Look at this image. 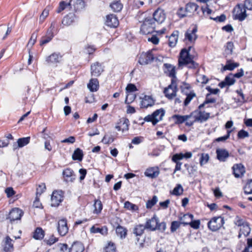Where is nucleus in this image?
<instances>
[{
    "label": "nucleus",
    "mask_w": 252,
    "mask_h": 252,
    "mask_svg": "<svg viewBox=\"0 0 252 252\" xmlns=\"http://www.w3.org/2000/svg\"><path fill=\"white\" fill-rule=\"evenodd\" d=\"M249 136V133L244 130H241L238 133V137L240 139H243Z\"/></svg>",
    "instance_id": "64"
},
{
    "label": "nucleus",
    "mask_w": 252,
    "mask_h": 252,
    "mask_svg": "<svg viewBox=\"0 0 252 252\" xmlns=\"http://www.w3.org/2000/svg\"><path fill=\"white\" fill-rule=\"evenodd\" d=\"M30 140V137L19 138L17 141L18 147H23L29 143Z\"/></svg>",
    "instance_id": "44"
},
{
    "label": "nucleus",
    "mask_w": 252,
    "mask_h": 252,
    "mask_svg": "<svg viewBox=\"0 0 252 252\" xmlns=\"http://www.w3.org/2000/svg\"><path fill=\"white\" fill-rule=\"evenodd\" d=\"M193 112H195V114L193 115V120H192L194 123L196 121L200 122L206 121L210 117V113L205 111L197 110Z\"/></svg>",
    "instance_id": "11"
},
{
    "label": "nucleus",
    "mask_w": 252,
    "mask_h": 252,
    "mask_svg": "<svg viewBox=\"0 0 252 252\" xmlns=\"http://www.w3.org/2000/svg\"><path fill=\"white\" fill-rule=\"evenodd\" d=\"M92 75L98 76L103 71V68L98 62L94 63L91 66Z\"/></svg>",
    "instance_id": "18"
},
{
    "label": "nucleus",
    "mask_w": 252,
    "mask_h": 252,
    "mask_svg": "<svg viewBox=\"0 0 252 252\" xmlns=\"http://www.w3.org/2000/svg\"><path fill=\"white\" fill-rule=\"evenodd\" d=\"M58 240V238L52 236L48 240H44V241L48 245H52Z\"/></svg>",
    "instance_id": "63"
},
{
    "label": "nucleus",
    "mask_w": 252,
    "mask_h": 252,
    "mask_svg": "<svg viewBox=\"0 0 252 252\" xmlns=\"http://www.w3.org/2000/svg\"><path fill=\"white\" fill-rule=\"evenodd\" d=\"M98 87V81L97 79H91L88 84V88L91 92H96Z\"/></svg>",
    "instance_id": "30"
},
{
    "label": "nucleus",
    "mask_w": 252,
    "mask_h": 252,
    "mask_svg": "<svg viewBox=\"0 0 252 252\" xmlns=\"http://www.w3.org/2000/svg\"><path fill=\"white\" fill-rule=\"evenodd\" d=\"M183 192V189L181 185L178 184L172 191V194L175 195H180Z\"/></svg>",
    "instance_id": "49"
},
{
    "label": "nucleus",
    "mask_w": 252,
    "mask_h": 252,
    "mask_svg": "<svg viewBox=\"0 0 252 252\" xmlns=\"http://www.w3.org/2000/svg\"><path fill=\"white\" fill-rule=\"evenodd\" d=\"M179 32H174L169 38V45L170 47H174L178 41Z\"/></svg>",
    "instance_id": "33"
},
{
    "label": "nucleus",
    "mask_w": 252,
    "mask_h": 252,
    "mask_svg": "<svg viewBox=\"0 0 252 252\" xmlns=\"http://www.w3.org/2000/svg\"><path fill=\"white\" fill-rule=\"evenodd\" d=\"M225 81L226 82V84L228 86H230L233 85L235 82V80L234 78V76H233L232 74H230L228 76H227L225 79Z\"/></svg>",
    "instance_id": "52"
},
{
    "label": "nucleus",
    "mask_w": 252,
    "mask_h": 252,
    "mask_svg": "<svg viewBox=\"0 0 252 252\" xmlns=\"http://www.w3.org/2000/svg\"><path fill=\"white\" fill-rule=\"evenodd\" d=\"M116 247L114 243L109 242L104 248L105 252H115Z\"/></svg>",
    "instance_id": "54"
},
{
    "label": "nucleus",
    "mask_w": 252,
    "mask_h": 252,
    "mask_svg": "<svg viewBox=\"0 0 252 252\" xmlns=\"http://www.w3.org/2000/svg\"><path fill=\"white\" fill-rule=\"evenodd\" d=\"M193 219V216L192 214H185L180 217L181 223L184 225H188L189 221Z\"/></svg>",
    "instance_id": "39"
},
{
    "label": "nucleus",
    "mask_w": 252,
    "mask_h": 252,
    "mask_svg": "<svg viewBox=\"0 0 252 252\" xmlns=\"http://www.w3.org/2000/svg\"><path fill=\"white\" fill-rule=\"evenodd\" d=\"M156 25L155 21L151 18H146L141 25L140 32L144 34L153 33L155 31Z\"/></svg>",
    "instance_id": "2"
},
{
    "label": "nucleus",
    "mask_w": 252,
    "mask_h": 252,
    "mask_svg": "<svg viewBox=\"0 0 252 252\" xmlns=\"http://www.w3.org/2000/svg\"><path fill=\"white\" fill-rule=\"evenodd\" d=\"M75 18L74 14L69 13L63 18L62 24L65 26H70L75 22Z\"/></svg>",
    "instance_id": "27"
},
{
    "label": "nucleus",
    "mask_w": 252,
    "mask_h": 252,
    "mask_svg": "<svg viewBox=\"0 0 252 252\" xmlns=\"http://www.w3.org/2000/svg\"><path fill=\"white\" fill-rule=\"evenodd\" d=\"M209 156L207 154H202L200 159V164L201 166H203L206 164L209 160Z\"/></svg>",
    "instance_id": "55"
},
{
    "label": "nucleus",
    "mask_w": 252,
    "mask_h": 252,
    "mask_svg": "<svg viewBox=\"0 0 252 252\" xmlns=\"http://www.w3.org/2000/svg\"><path fill=\"white\" fill-rule=\"evenodd\" d=\"M145 229L146 228L145 225L142 224L137 225L133 229V233L136 236H141Z\"/></svg>",
    "instance_id": "40"
},
{
    "label": "nucleus",
    "mask_w": 252,
    "mask_h": 252,
    "mask_svg": "<svg viewBox=\"0 0 252 252\" xmlns=\"http://www.w3.org/2000/svg\"><path fill=\"white\" fill-rule=\"evenodd\" d=\"M44 236V231L40 227H37L33 234V238L36 240H41Z\"/></svg>",
    "instance_id": "35"
},
{
    "label": "nucleus",
    "mask_w": 252,
    "mask_h": 252,
    "mask_svg": "<svg viewBox=\"0 0 252 252\" xmlns=\"http://www.w3.org/2000/svg\"><path fill=\"white\" fill-rule=\"evenodd\" d=\"M239 65V64L237 63L232 62L231 61H227L225 65L223 67V70H232L234 68H236Z\"/></svg>",
    "instance_id": "37"
},
{
    "label": "nucleus",
    "mask_w": 252,
    "mask_h": 252,
    "mask_svg": "<svg viewBox=\"0 0 252 252\" xmlns=\"http://www.w3.org/2000/svg\"><path fill=\"white\" fill-rule=\"evenodd\" d=\"M69 4L71 8L72 6H73L75 11L81 10L85 7L84 2L82 0H70Z\"/></svg>",
    "instance_id": "23"
},
{
    "label": "nucleus",
    "mask_w": 252,
    "mask_h": 252,
    "mask_svg": "<svg viewBox=\"0 0 252 252\" xmlns=\"http://www.w3.org/2000/svg\"><path fill=\"white\" fill-rule=\"evenodd\" d=\"M223 223L224 220L223 218L220 217H215L208 222V226L212 231H215L220 229Z\"/></svg>",
    "instance_id": "7"
},
{
    "label": "nucleus",
    "mask_w": 252,
    "mask_h": 252,
    "mask_svg": "<svg viewBox=\"0 0 252 252\" xmlns=\"http://www.w3.org/2000/svg\"><path fill=\"white\" fill-rule=\"evenodd\" d=\"M140 98L141 99L140 105L142 108H147L155 104V100L151 96L145 95Z\"/></svg>",
    "instance_id": "15"
},
{
    "label": "nucleus",
    "mask_w": 252,
    "mask_h": 252,
    "mask_svg": "<svg viewBox=\"0 0 252 252\" xmlns=\"http://www.w3.org/2000/svg\"><path fill=\"white\" fill-rule=\"evenodd\" d=\"M110 7L114 12H119L123 8V4L120 1H114L110 4Z\"/></svg>",
    "instance_id": "41"
},
{
    "label": "nucleus",
    "mask_w": 252,
    "mask_h": 252,
    "mask_svg": "<svg viewBox=\"0 0 252 252\" xmlns=\"http://www.w3.org/2000/svg\"><path fill=\"white\" fill-rule=\"evenodd\" d=\"M164 65L168 69V71L169 72V76L173 78L172 79H174V81H176L175 67L173 66H172V65H171L170 64H168V63H165L164 64Z\"/></svg>",
    "instance_id": "43"
},
{
    "label": "nucleus",
    "mask_w": 252,
    "mask_h": 252,
    "mask_svg": "<svg viewBox=\"0 0 252 252\" xmlns=\"http://www.w3.org/2000/svg\"><path fill=\"white\" fill-rule=\"evenodd\" d=\"M46 189V186L44 183H42L38 186L36 189V195H41Z\"/></svg>",
    "instance_id": "58"
},
{
    "label": "nucleus",
    "mask_w": 252,
    "mask_h": 252,
    "mask_svg": "<svg viewBox=\"0 0 252 252\" xmlns=\"http://www.w3.org/2000/svg\"><path fill=\"white\" fill-rule=\"evenodd\" d=\"M68 227L65 220L62 219L59 221L58 230L61 236L65 235L68 232Z\"/></svg>",
    "instance_id": "19"
},
{
    "label": "nucleus",
    "mask_w": 252,
    "mask_h": 252,
    "mask_svg": "<svg viewBox=\"0 0 252 252\" xmlns=\"http://www.w3.org/2000/svg\"><path fill=\"white\" fill-rule=\"evenodd\" d=\"M164 115V110L159 109L155 111L152 115H149L145 117L144 121L151 122L153 125H156L159 121L162 119Z\"/></svg>",
    "instance_id": "4"
},
{
    "label": "nucleus",
    "mask_w": 252,
    "mask_h": 252,
    "mask_svg": "<svg viewBox=\"0 0 252 252\" xmlns=\"http://www.w3.org/2000/svg\"><path fill=\"white\" fill-rule=\"evenodd\" d=\"M50 6H47L43 11L39 17V22L42 23L46 18L48 16L50 10Z\"/></svg>",
    "instance_id": "47"
},
{
    "label": "nucleus",
    "mask_w": 252,
    "mask_h": 252,
    "mask_svg": "<svg viewBox=\"0 0 252 252\" xmlns=\"http://www.w3.org/2000/svg\"><path fill=\"white\" fill-rule=\"evenodd\" d=\"M105 24L111 28H116L119 25V21L115 15L110 14L106 16Z\"/></svg>",
    "instance_id": "17"
},
{
    "label": "nucleus",
    "mask_w": 252,
    "mask_h": 252,
    "mask_svg": "<svg viewBox=\"0 0 252 252\" xmlns=\"http://www.w3.org/2000/svg\"><path fill=\"white\" fill-rule=\"evenodd\" d=\"M66 8H71L70 5L69 4V2L68 3H66L63 1H61L59 6L57 10V12L58 13H61L63 10L65 9Z\"/></svg>",
    "instance_id": "46"
},
{
    "label": "nucleus",
    "mask_w": 252,
    "mask_h": 252,
    "mask_svg": "<svg viewBox=\"0 0 252 252\" xmlns=\"http://www.w3.org/2000/svg\"><path fill=\"white\" fill-rule=\"evenodd\" d=\"M158 197L156 196H154L151 200H149L146 203V207L147 208H151L154 206L158 202Z\"/></svg>",
    "instance_id": "53"
},
{
    "label": "nucleus",
    "mask_w": 252,
    "mask_h": 252,
    "mask_svg": "<svg viewBox=\"0 0 252 252\" xmlns=\"http://www.w3.org/2000/svg\"><path fill=\"white\" fill-rule=\"evenodd\" d=\"M181 223H182L177 221L172 222L170 228L171 231L172 232H175L180 227Z\"/></svg>",
    "instance_id": "60"
},
{
    "label": "nucleus",
    "mask_w": 252,
    "mask_h": 252,
    "mask_svg": "<svg viewBox=\"0 0 252 252\" xmlns=\"http://www.w3.org/2000/svg\"><path fill=\"white\" fill-rule=\"evenodd\" d=\"M37 37V34L35 32H33L32 34L31 37L27 45V47L28 48L29 51H31V48L36 42Z\"/></svg>",
    "instance_id": "42"
},
{
    "label": "nucleus",
    "mask_w": 252,
    "mask_h": 252,
    "mask_svg": "<svg viewBox=\"0 0 252 252\" xmlns=\"http://www.w3.org/2000/svg\"><path fill=\"white\" fill-rule=\"evenodd\" d=\"M218 159L221 161H225L229 154L227 150L223 149H218L216 150Z\"/></svg>",
    "instance_id": "25"
},
{
    "label": "nucleus",
    "mask_w": 252,
    "mask_h": 252,
    "mask_svg": "<svg viewBox=\"0 0 252 252\" xmlns=\"http://www.w3.org/2000/svg\"><path fill=\"white\" fill-rule=\"evenodd\" d=\"M83 157V151L79 148L76 149L72 156L73 160H78L81 161Z\"/></svg>",
    "instance_id": "38"
},
{
    "label": "nucleus",
    "mask_w": 252,
    "mask_h": 252,
    "mask_svg": "<svg viewBox=\"0 0 252 252\" xmlns=\"http://www.w3.org/2000/svg\"><path fill=\"white\" fill-rule=\"evenodd\" d=\"M195 96V94L194 93H190L188 94L185 101H184V105L187 106L188 104L190 102L191 99Z\"/></svg>",
    "instance_id": "62"
},
{
    "label": "nucleus",
    "mask_w": 252,
    "mask_h": 252,
    "mask_svg": "<svg viewBox=\"0 0 252 252\" xmlns=\"http://www.w3.org/2000/svg\"><path fill=\"white\" fill-rule=\"evenodd\" d=\"M195 112H192L189 115L182 116L180 115H174L172 116V119L175 120V124H181L186 122V125L187 126H191L194 121L190 119L192 118L193 115L195 114Z\"/></svg>",
    "instance_id": "3"
},
{
    "label": "nucleus",
    "mask_w": 252,
    "mask_h": 252,
    "mask_svg": "<svg viewBox=\"0 0 252 252\" xmlns=\"http://www.w3.org/2000/svg\"><path fill=\"white\" fill-rule=\"evenodd\" d=\"M13 241L9 237L6 236L4 240L3 241L4 243V250L5 252H9L13 249Z\"/></svg>",
    "instance_id": "28"
},
{
    "label": "nucleus",
    "mask_w": 252,
    "mask_h": 252,
    "mask_svg": "<svg viewBox=\"0 0 252 252\" xmlns=\"http://www.w3.org/2000/svg\"><path fill=\"white\" fill-rule=\"evenodd\" d=\"M116 232L118 236L123 239L126 237L127 230L125 228L119 225L116 227Z\"/></svg>",
    "instance_id": "36"
},
{
    "label": "nucleus",
    "mask_w": 252,
    "mask_h": 252,
    "mask_svg": "<svg viewBox=\"0 0 252 252\" xmlns=\"http://www.w3.org/2000/svg\"><path fill=\"white\" fill-rule=\"evenodd\" d=\"M252 182V179L249 180L248 183L244 188V192L246 194H249L252 193V188L251 185Z\"/></svg>",
    "instance_id": "50"
},
{
    "label": "nucleus",
    "mask_w": 252,
    "mask_h": 252,
    "mask_svg": "<svg viewBox=\"0 0 252 252\" xmlns=\"http://www.w3.org/2000/svg\"><path fill=\"white\" fill-rule=\"evenodd\" d=\"M94 213L95 214H99L100 213L102 209V204L101 202L98 200H95L94 204Z\"/></svg>",
    "instance_id": "45"
},
{
    "label": "nucleus",
    "mask_w": 252,
    "mask_h": 252,
    "mask_svg": "<svg viewBox=\"0 0 252 252\" xmlns=\"http://www.w3.org/2000/svg\"><path fill=\"white\" fill-rule=\"evenodd\" d=\"M136 95L133 93H128L125 99V102L127 104H129L132 102L135 98Z\"/></svg>",
    "instance_id": "57"
},
{
    "label": "nucleus",
    "mask_w": 252,
    "mask_h": 252,
    "mask_svg": "<svg viewBox=\"0 0 252 252\" xmlns=\"http://www.w3.org/2000/svg\"><path fill=\"white\" fill-rule=\"evenodd\" d=\"M90 232L93 233H99L103 235H106L108 233V229L106 226L98 228L94 226H93L90 228Z\"/></svg>",
    "instance_id": "31"
},
{
    "label": "nucleus",
    "mask_w": 252,
    "mask_h": 252,
    "mask_svg": "<svg viewBox=\"0 0 252 252\" xmlns=\"http://www.w3.org/2000/svg\"><path fill=\"white\" fill-rule=\"evenodd\" d=\"M233 174L236 178L241 177L245 173V169L241 164H234L232 167Z\"/></svg>",
    "instance_id": "22"
},
{
    "label": "nucleus",
    "mask_w": 252,
    "mask_h": 252,
    "mask_svg": "<svg viewBox=\"0 0 252 252\" xmlns=\"http://www.w3.org/2000/svg\"><path fill=\"white\" fill-rule=\"evenodd\" d=\"M158 218L156 215H154L151 219L148 220L145 225L146 229L151 231L156 230L158 224Z\"/></svg>",
    "instance_id": "16"
},
{
    "label": "nucleus",
    "mask_w": 252,
    "mask_h": 252,
    "mask_svg": "<svg viewBox=\"0 0 252 252\" xmlns=\"http://www.w3.org/2000/svg\"><path fill=\"white\" fill-rule=\"evenodd\" d=\"M124 207L129 210L136 211L138 210V207L129 201H126L124 204Z\"/></svg>",
    "instance_id": "48"
},
{
    "label": "nucleus",
    "mask_w": 252,
    "mask_h": 252,
    "mask_svg": "<svg viewBox=\"0 0 252 252\" xmlns=\"http://www.w3.org/2000/svg\"><path fill=\"white\" fill-rule=\"evenodd\" d=\"M177 90L176 82L174 79H172L171 84L164 89V94L167 98L171 99L176 96Z\"/></svg>",
    "instance_id": "6"
},
{
    "label": "nucleus",
    "mask_w": 252,
    "mask_h": 252,
    "mask_svg": "<svg viewBox=\"0 0 252 252\" xmlns=\"http://www.w3.org/2000/svg\"><path fill=\"white\" fill-rule=\"evenodd\" d=\"M62 56L59 53L55 52L46 58L45 61L48 64H55L60 63Z\"/></svg>",
    "instance_id": "14"
},
{
    "label": "nucleus",
    "mask_w": 252,
    "mask_h": 252,
    "mask_svg": "<svg viewBox=\"0 0 252 252\" xmlns=\"http://www.w3.org/2000/svg\"><path fill=\"white\" fill-rule=\"evenodd\" d=\"M197 28L196 27H193L192 29L188 30L185 33V39L188 40L190 43H194L197 38Z\"/></svg>",
    "instance_id": "12"
},
{
    "label": "nucleus",
    "mask_w": 252,
    "mask_h": 252,
    "mask_svg": "<svg viewBox=\"0 0 252 252\" xmlns=\"http://www.w3.org/2000/svg\"><path fill=\"white\" fill-rule=\"evenodd\" d=\"M251 232V228L247 223L243 224V226L240 228V232L238 237L240 238L242 235L245 237L247 236Z\"/></svg>",
    "instance_id": "34"
},
{
    "label": "nucleus",
    "mask_w": 252,
    "mask_h": 252,
    "mask_svg": "<svg viewBox=\"0 0 252 252\" xmlns=\"http://www.w3.org/2000/svg\"><path fill=\"white\" fill-rule=\"evenodd\" d=\"M63 174L66 182H73L75 180L76 176L74 173L70 168H67L63 170Z\"/></svg>",
    "instance_id": "20"
},
{
    "label": "nucleus",
    "mask_w": 252,
    "mask_h": 252,
    "mask_svg": "<svg viewBox=\"0 0 252 252\" xmlns=\"http://www.w3.org/2000/svg\"><path fill=\"white\" fill-rule=\"evenodd\" d=\"M200 224V221L199 220H190L188 224V225H189L192 228L194 229H198L199 227V225Z\"/></svg>",
    "instance_id": "59"
},
{
    "label": "nucleus",
    "mask_w": 252,
    "mask_h": 252,
    "mask_svg": "<svg viewBox=\"0 0 252 252\" xmlns=\"http://www.w3.org/2000/svg\"><path fill=\"white\" fill-rule=\"evenodd\" d=\"M166 16L164 11L160 9H157L153 14V18L154 21L158 24H161L165 19Z\"/></svg>",
    "instance_id": "9"
},
{
    "label": "nucleus",
    "mask_w": 252,
    "mask_h": 252,
    "mask_svg": "<svg viewBox=\"0 0 252 252\" xmlns=\"http://www.w3.org/2000/svg\"><path fill=\"white\" fill-rule=\"evenodd\" d=\"M233 46L232 42H228L227 43L225 49V53L226 55H230L232 53Z\"/></svg>",
    "instance_id": "51"
},
{
    "label": "nucleus",
    "mask_w": 252,
    "mask_h": 252,
    "mask_svg": "<svg viewBox=\"0 0 252 252\" xmlns=\"http://www.w3.org/2000/svg\"><path fill=\"white\" fill-rule=\"evenodd\" d=\"M63 200V195L62 191H54L51 198V206L54 207L58 206Z\"/></svg>",
    "instance_id": "10"
},
{
    "label": "nucleus",
    "mask_w": 252,
    "mask_h": 252,
    "mask_svg": "<svg viewBox=\"0 0 252 252\" xmlns=\"http://www.w3.org/2000/svg\"><path fill=\"white\" fill-rule=\"evenodd\" d=\"M22 214L23 212L21 210L17 208H14L9 212L7 219L12 222L16 220H20Z\"/></svg>",
    "instance_id": "13"
},
{
    "label": "nucleus",
    "mask_w": 252,
    "mask_h": 252,
    "mask_svg": "<svg viewBox=\"0 0 252 252\" xmlns=\"http://www.w3.org/2000/svg\"><path fill=\"white\" fill-rule=\"evenodd\" d=\"M54 36V33H51L50 32H47L46 35L41 38L40 41V45L42 46L49 43L53 39Z\"/></svg>",
    "instance_id": "32"
},
{
    "label": "nucleus",
    "mask_w": 252,
    "mask_h": 252,
    "mask_svg": "<svg viewBox=\"0 0 252 252\" xmlns=\"http://www.w3.org/2000/svg\"><path fill=\"white\" fill-rule=\"evenodd\" d=\"M129 120L125 118H123L120 120L119 126H116V128L118 130H122L123 132L126 131L128 129Z\"/></svg>",
    "instance_id": "24"
},
{
    "label": "nucleus",
    "mask_w": 252,
    "mask_h": 252,
    "mask_svg": "<svg viewBox=\"0 0 252 252\" xmlns=\"http://www.w3.org/2000/svg\"><path fill=\"white\" fill-rule=\"evenodd\" d=\"M198 8V6L193 2L188 3L186 6V12L188 16L191 15Z\"/></svg>",
    "instance_id": "29"
},
{
    "label": "nucleus",
    "mask_w": 252,
    "mask_h": 252,
    "mask_svg": "<svg viewBox=\"0 0 252 252\" xmlns=\"http://www.w3.org/2000/svg\"><path fill=\"white\" fill-rule=\"evenodd\" d=\"M159 171L158 167H152L147 168L144 174L147 177L151 178H155L158 176Z\"/></svg>",
    "instance_id": "21"
},
{
    "label": "nucleus",
    "mask_w": 252,
    "mask_h": 252,
    "mask_svg": "<svg viewBox=\"0 0 252 252\" xmlns=\"http://www.w3.org/2000/svg\"><path fill=\"white\" fill-rule=\"evenodd\" d=\"M233 17L234 19L239 20L240 21L244 20L249 13L243 8L240 4H238L233 9Z\"/></svg>",
    "instance_id": "5"
},
{
    "label": "nucleus",
    "mask_w": 252,
    "mask_h": 252,
    "mask_svg": "<svg viewBox=\"0 0 252 252\" xmlns=\"http://www.w3.org/2000/svg\"><path fill=\"white\" fill-rule=\"evenodd\" d=\"M84 250L83 245L79 242H74L69 248L68 252H83Z\"/></svg>",
    "instance_id": "26"
},
{
    "label": "nucleus",
    "mask_w": 252,
    "mask_h": 252,
    "mask_svg": "<svg viewBox=\"0 0 252 252\" xmlns=\"http://www.w3.org/2000/svg\"><path fill=\"white\" fill-rule=\"evenodd\" d=\"M114 140V139L112 135H105L103 137L102 141L105 144H108L113 142Z\"/></svg>",
    "instance_id": "56"
},
{
    "label": "nucleus",
    "mask_w": 252,
    "mask_h": 252,
    "mask_svg": "<svg viewBox=\"0 0 252 252\" xmlns=\"http://www.w3.org/2000/svg\"><path fill=\"white\" fill-rule=\"evenodd\" d=\"M154 59L152 51H149L146 53L143 52L140 55L138 63L141 65H146L150 63Z\"/></svg>",
    "instance_id": "8"
},
{
    "label": "nucleus",
    "mask_w": 252,
    "mask_h": 252,
    "mask_svg": "<svg viewBox=\"0 0 252 252\" xmlns=\"http://www.w3.org/2000/svg\"><path fill=\"white\" fill-rule=\"evenodd\" d=\"M191 47H189L188 50L183 49L181 53L179 59V65H186L189 68H195L198 66V64L193 61L192 57L189 54V51Z\"/></svg>",
    "instance_id": "1"
},
{
    "label": "nucleus",
    "mask_w": 252,
    "mask_h": 252,
    "mask_svg": "<svg viewBox=\"0 0 252 252\" xmlns=\"http://www.w3.org/2000/svg\"><path fill=\"white\" fill-rule=\"evenodd\" d=\"M246 10L251 11L252 9V0H246L243 7Z\"/></svg>",
    "instance_id": "61"
}]
</instances>
